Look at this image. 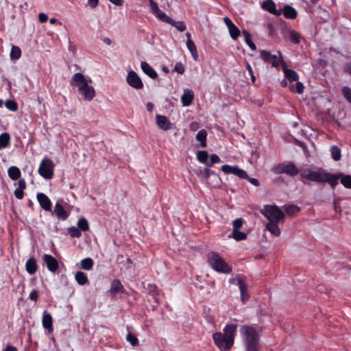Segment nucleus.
<instances>
[{"mask_svg":"<svg viewBox=\"0 0 351 351\" xmlns=\"http://www.w3.org/2000/svg\"><path fill=\"white\" fill-rule=\"evenodd\" d=\"M221 162L220 158L215 154H211L210 156V160H208L207 167H210L216 163H219Z\"/></svg>","mask_w":351,"mask_h":351,"instance_id":"nucleus-48","label":"nucleus"},{"mask_svg":"<svg viewBox=\"0 0 351 351\" xmlns=\"http://www.w3.org/2000/svg\"><path fill=\"white\" fill-rule=\"evenodd\" d=\"M94 265V262L91 258H85L81 261L80 268L84 270L92 269Z\"/></svg>","mask_w":351,"mask_h":351,"instance_id":"nucleus-36","label":"nucleus"},{"mask_svg":"<svg viewBox=\"0 0 351 351\" xmlns=\"http://www.w3.org/2000/svg\"><path fill=\"white\" fill-rule=\"evenodd\" d=\"M36 197L40 207L46 211L51 212L52 204L48 196L45 193H38Z\"/></svg>","mask_w":351,"mask_h":351,"instance_id":"nucleus-16","label":"nucleus"},{"mask_svg":"<svg viewBox=\"0 0 351 351\" xmlns=\"http://www.w3.org/2000/svg\"><path fill=\"white\" fill-rule=\"evenodd\" d=\"M300 35L295 31H291L290 32V38L289 40L291 43L295 44L300 43Z\"/></svg>","mask_w":351,"mask_h":351,"instance_id":"nucleus-50","label":"nucleus"},{"mask_svg":"<svg viewBox=\"0 0 351 351\" xmlns=\"http://www.w3.org/2000/svg\"><path fill=\"white\" fill-rule=\"evenodd\" d=\"M262 213L269 222H280L285 217V213L276 205L265 206Z\"/></svg>","mask_w":351,"mask_h":351,"instance_id":"nucleus-6","label":"nucleus"},{"mask_svg":"<svg viewBox=\"0 0 351 351\" xmlns=\"http://www.w3.org/2000/svg\"><path fill=\"white\" fill-rule=\"evenodd\" d=\"M10 143V135L4 132L0 135V149L6 148Z\"/></svg>","mask_w":351,"mask_h":351,"instance_id":"nucleus-32","label":"nucleus"},{"mask_svg":"<svg viewBox=\"0 0 351 351\" xmlns=\"http://www.w3.org/2000/svg\"><path fill=\"white\" fill-rule=\"evenodd\" d=\"M75 279L80 285H85L89 282L86 274L80 271L75 273Z\"/></svg>","mask_w":351,"mask_h":351,"instance_id":"nucleus-27","label":"nucleus"},{"mask_svg":"<svg viewBox=\"0 0 351 351\" xmlns=\"http://www.w3.org/2000/svg\"><path fill=\"white\" fill-rule=\"evenodd\" d=\"M29 298L32 301L36 302L38 298V293L37 290L33 289L29 295Z\"/></svg>","mask_w":351,"mask_h":351,"instance_id":"nucleus-55","label":"nucleus"},{"mask_svg":"<svg viewBox=\"0 0 351 351\" xmlns=\"http://www.w3.org/2000/svg\"><path fill=\"white\" fill-rule=\"evenodd\" d=\"M124 287L121 284L120 280L114 279L111 282L110 288L107 293L112 298H114L117 295V293H124Z\"/></svg>","mask_w":351,"mask_h":351,"instance_id":"nucleus-13","label":"nucleus"},{"mask_svg":"<svg viewBox=\"0 0 351 351\" xmlns=\"http://www.w3.org/2000/svg\"><path fill=\"white\" fill-rule=\"evenodd\" d=\"M156 17L160 20L162 22L166 23H171V18L167 16L164 12L159 10L156 14H154Z\"/></svg>","mask_w":351,"mask_h":351,"instance_id":"nucleus-41","label":"nucleus"},{"mask_svg":"<svg viewBox=\"0 0 351 351\" xmlns=\"http://www.w3.org/2000/svg\"><path fill=\"white\" fill-rule=\"evenodd\" d=\"M284 16L287 19H295L298 16V12L291 5H285L282 11Z\"/></svg>","mask_w":351,"mask_h":351,"instance_id":"nucleus-25","label":"nucleus"},{"mask_svg":"<svg viewBox=\"0 0 351 351\" xmlns=\"http://www.w3.org/2000/svg\"><path fill=\"white\" fill-rule=\"evenodd\" d=\"M206 136H207V133H206V131L204 130H199L196 134L195 138H196L197 141H199L200 146L202 147H206Z\"/></svg>","mask_w":351,"mask_h":351,"instance_id":"nucleus-31","label":"nucleus"},{"mask_svg":"<svg viewBox=\"0 0 351 351\" xmlns=\"http://www.w3.org/2000/svg\"><path fill=\"white\" fill-rule=\"evenodd\" d=\"M245 179L247 180L251 184H252L253 185H254L256 186H258L260 185V182H259L258 180L256 178H250L248 176V178H245Z\"/></svg>","mask_w":351,"mask_h":351,"instance_id":"nucleus-58","label":"nucleus"},{"mask_svg":"<svg viewBox=\"0 0 351 351\" xmlns=\"http://www.w3.org/2000/svg\"><path fill=\"white\" fill-rule=\"evenodd\" d=\"M38 20L40 23H45L48 20V16L45 13H40L38 14Z\"/></svg>","mask_w":351,"mask_h":351,"instance_id":"nucleus-59","label":"nucleus"},{"mask_svg":"<svg viewBox=\"0 0 351 351\" xmlns=\"http://www.w3.org/2000/svg\"><path fill=\"white\" fill-rule=\"evenodd\" d=\"M99 3V0H88V4L93 9L95 8Z\"/></svg>","mask_w":351,"mask_h":351,"instance_id":"nucleus-61","label":"nucleus"},{"mask_svg":"<svg viewBox=\"0 0 351 351\" xmlns=\"http://www.w3.org/2000/svg\"><path fill=\"white\" fill-rule=\"evenodd\" d=\"M228 237L233 238L236 241H239L246 239L247 234L239 230H232V233L228 235Z\"/></svg>","mask_w":351,"mask_h":351,"instance_id":"nucleus-30","label":"nucleus"},{"mask_svg":"<svg viewBox=\"0 0 351 351\" xmlns=\"http://www.w3.org/2000/svg\"><path fill=\"white\" fill-rule=\"evenodd\" d=\"M207 262L215 271L221 274H229L232 269L225 260L217 252H209L207 253Z\"/></svg>","mask_w":351,"mask_h":351,"instance_id":"nucleus-5","label":"nucleus"},{"mask_svg":"<svg viewBox=\"0 0 351 351\" xmlns=\"http://www.w3.org/2000/svg\"><path fill=\"white\" fill-rule=\"evenodd\" d=\"M300 210V208L295 205H289L286 207L285 211L289 215H293L295 213H298Z\"/></svg>","mask_w":351,"mask_h":351,"instance_id":"nucleus-47","label":"nucleus"},{"mask_svg":"<svg viewBox=\"0 0 351 351\" xmlns=\"http://www.w3.org/2000/svg\"><path fill=\"white\" fill-rule=\"evenodd\" d=\"M215 344L221 351H228L233 346V343H229L227 339L221 332H217L213 335Z\"/></svg>","mask_w":351,"mask_h":351,"instance_id":"nucleus-9","label":"nucleus"},{"mask_svg":"<svg viewBox=\"0 0 351 351\" xmlns=\"http://www.w3.org/2000/svg\"><path fill=\"white\" fill-rule=\"evenodd\" d=\"M8 173L9 177L13 180L19 179L21 175L20 169L16 166L10 167L8 170Z\"/></svg>","mask_w":351,"mask_h":351,"instance_id":"nucleus-28","label":"nucleus"},{"mask_svg":"<svg viewBox=\"0 0 351 351\" xmlns=\"http://www.w3.org/2000/svg\"><path fill=\"white\" fill-rule=\"evenodd\" d=\"M54 213L59 219L65 220L69 217V214L66 213L64 207L58 202L55 205Z\"/></svg>","mask_w":351,"mask_h":351,"instance_id":"nucleus-24","label":"nucleus"},{"mask_svg":"<svg viewBox=\"0 0 351 351\" xmlns=\"http://www.w3.org/2000/svg\"><path fill=\"white\" fill-rule=\"evenodd\" d=\"M21 56V50L18 46L13 45L10 51V58L12 60H18Z\"/></svg>","mask_w":351,"mask_h":351,"instance_id":"nucleus-39","label":"nucleus"},{"mask_svg":"<svg viewBox=\"0 0 351 351\" xmlns=\"http://www.w3.org/2000/svg\"><path fill=\"white\" fill-rule=\"evenodd\" d=\"M168 24L175 27L179 32H184L186 29V25L183 21H176L171 19V23Z\"/></svg>","mask_w":351,"mask_h":351,"instance_id":"nucleus-43","label":"nucleus"},{"mask_svg":"<svg viewBox=\"0 0 351 351\" xmlns=\"http://www.w3.org/2000/svg\"><path fill=\"white\" fill-rule=\"evenodd\" d=\"M263 8L276 16H280L282 14V10L276 9V5L272 0H267L264 2Z\"/></svg>","mask_w":351,"mask_h":351,"instance_id":"nucleus-21","label":"nucleus"},{"mask_svg":"<svg viewBox=\"0 0 351 351\" xmlns=\"http://www.w3.org/2000/svg\"><path fill=\"white\" fill-rule=\"evenodd\" d=\"M186 47L191 53L193 58L196 60L198 57L196 46L191 39H188L186 41Z\"/></svg>","mask_w":351,"mask_h":351,"instance_id":"nucleus-29","label":"nucleus"},{"mask_svg":"<svg viewBox=\"0 0 351 351\" xmlns=\"http://www.w3.org/2000/svg\"><path fill=\"white\" fill-rule=\"evenodd\" d=\"M208 158H209V156H208V153L207 151H205V150L197 151V159L199 162L203 163L207 166Z\"/></svg>","mask_w":351,"mask_h":351,"instance_id":"nucleus-34","label":"nucleus"},{"mask_svg":"<svg viewBox=\"0 0 351 351\" xmlns=\"http://www.w3.org/2000/svg\"><path fill=\"white\" fill-rule=\"evenodd\" d=\"M214 171L210 170L208 167L206 168H204V169H200L197 173V175L199 177H201L204 179H208L210 176V175L214 174Z\"/></svg>","mask_w":351,"mask_h":351,"instance_id":"nucleus-40","label":"nucleus"},{"mask_svg":"<svg viewBox=\"0 0 351 351\" xmlns=\"http://www.w3.org/2000/svg\"><path fill=\"white\" fill-rule=\"evenodd\" d=\"M243 224V220L241 218H237L233 221V230H239Z\"/></svg>","mask_w":351,"mask_h":351,"instance_id":"nucleus-53","label":"nucleus"},{"mask_svg":"<svg viewBox=\"0 0 351 351\" xmlns=\"http://www.w3.org/2000/svg\"><path fill=\"white\" fill-rule=\"evenodd\" d=\"M239 331L245 351H259L260 332L262 329H257L253 325H243Z\"/></svg>","mask_w":351,"mask_h":351,"instance_id":"nucleus-3","label":"nucleus"},{"mask_svg":"<svg viewBox=\"0 0 351 351\" xmlns=\"http://www.w3.org/2000/svg\"><path fill=\"white\" fill-rule=\"evenodd\" d=\"M19 188L24 190L26 188V182L24 179H20L18 182Z\"/></svg>","mask_w":351,"mask_h":351,"instance_id":"nucleus-62","label":"nucleus"},{"mask_svg":"<svg viewBox=\"0 0 351 351\" xmlns=\"http://www.w3.org/2000/svg\"><path fill=\"white\" fill-rule=\"evenodd\" d=\"M279 58L276 55L271 54L269 51L265 50L260 51V57L265 62L271 63V66L275 68H278L280 62H284L283 58L280 51H278Z\"/></svg>","mask_w":351,"mask_h":351,"instance_id":"nucleus-8","label":"nucleus"},{"mask_svg":"<svg viewBox=\"0 0 351 351\" xmlns=\"http://www.w3.org/2000/svg\"><path fill=\"white\" fill-rule=\"evenodd\" d=\"M4 351H17V349L14 346H8L5 349Z\"/></svg>","mask_w":351,"mask_h":351,"instance_id":"nucleus-64","label":"nucleus"},{"mask_svg":"<svg viewBox=\"0 0 351 351\" xmlns=\"http://www.w3.org/2000/svg\"><path fill=\"white\" fill-rule=\"evenodd\" d=\"M142 71L152 79H156L158 73L156 71L145 61L141 63Z\"/></svg>","mask_w":351,"mask_h":351,"instance_id":"nucleus-23","label":"nucleus"},{"mask_svg":"<svg viewBox=\"0 0 351 351\" xmlns=\"http://www.w3.org/2000/svg\"><path fill=\"white\" fill-rule=\"evenodd\" d=\"M5 106L8 110L12 112H16L18 110L17 103L12 99H8L5 103Z\"/></svg>","mask_w":351,"mask_h":351,"instance_id":"nucleus-45","label":"nucleus"},{"mask_svg":"<svg viewBox=\"0 0 351 351\" xmlns=\"http://www.w3.org/2000/svg\"><path fill=\"white\" fill-rule=\"evenodd\" d=\"M14 195L15 197L19 199H21L23 198V196H24V193H23V189H16L15 191H14Z\"/></svg>","mask_w":351,"mask_h":351,"instance_id":"nucleus-57","label":"nucleus"},{"mask_svg":"<svg viewBox=\"0 0 351 351\" xmlns=\"http://www.w3.org/2000/svg\"><path fill=\"white\" fill-rule=\"evenodd\" d=\"M283 71L285 78L289 81V84H292L294 82L298 80V75L295 71L285 68Z\"/></svg>","mask_w":351,"mask_h":351,"instance_id":"nucleus-26","label":"nucleus"},{"mask_svg":"<svg viewBox=\"0 0 351 351\" xmlns=\"http://www.w3.org/2000/svg\"><path fill=\"white\" fill-rule=\"evenodd\" d=\"M126 340L130 343V344L133 346H136L138 345V339L133 335L132 333H128L126 336Z\"/></svg>","mask_w":351,"mask_h":351,"instance_id":"nucleus-51","label":"nucleus"},{"mask_svg":"<svg viewBox=\"0 0 351 351\" xmlns=\"http://www.w3.org/2000/svg\"><path fill=\"white\" fill-rule=\"evenodd\" d=\"M156 125L160 129L167 131L171 128L172 124L166 116L157 114L156 116Z\"/></svg>","mask_w":351,"mask_h":351,"instance_id":"nucleus-17","label":"nucleus"},{"mask_svg":"<svg viewBox=\"0 0 351 351\" xmlns=\"http://www.w3.org/2000/svg\"><path fill=\"white\" fill-rule=\"evenodd\" d=\"M69 233L72 237H79L81 234L79 228L71 227L69 229Z\"/></svg>","mask_w":351,"mask_h":351,"instance_id":"nucleus-52","label":"nucleus"},{"mask_svg":"<svg viewBox=\"0 0 351 351\" xmlns=\"http://www.w3.org/2000/svg\"><path fill=\"white\" fill-rule=\"evenodd\" d=\"M223 21H224L225 24L226 25L228 29H229L231 26H232L234 25L233 22L228 16H226L223 18Z\"/></svg>","mask_w":351,"mask_h":351,"instance_id":"nucleus-60","label":"nucleus"},{"mask_svg":"<svg viewBox=\"0 0 351 351\" xmlns=\"http://www.w3.org/2000/svg\"><path fill=\"white\" fill-rule=\"evenodd\" d=\"M339 200H340L339 199H335L333 201L334 209H335V212H337V213L341 212V205L339 203Z\"/></svg>","mask_w":351,"mask_h":351,"instance_id":"nucleus-56","label":"nucleus"},{"mask_svg":"<svg viewBox=\"0 0 351 351\" xmlns=\"http://www.w3.org/2000/svg\"><path fill=\"white\" fill-rule=\"evenodd\" d=\"M237 325L234 324H230L226 325L222 333L227 339H228V342L233 343L234 341V338L237 334Z\"/></svg>","mask_w":351,"mask_h":351,"instance_id":"nucleus-15","label":"nucleus"},{"mask_svg":"<svg viewBox=\"0 0 351 351\" xmlns=\"http://www.w3.org/2000/svg\"><path fill=\"white\" fill-rule=\"evenodd\" d=\"M320 167H306L298 169L293 162H285L273 167V171L278 174L285 173L289 176L300 175V180L304 184H308L310 182H315L313 175L319 173Z\"/></svg>","mask_w":351,"mask_h":351,"instance_id":"nucleus-1","label":"nucleus"},{"mask_svg":"<svg viewBox=\"0 0 351 351\" xmlns=\"http://www.w3.org/2000/svg\"><path fill=\"white\" fill-rule=\"evenodd\" d=\"M289 89L293 93L298 94H302L304 91V85L302 82L298 80L296 81L295 84H289Z\"/></svg>","mask_w":351,"mask_h":351,"instance_id":"nucleus-37","label":"nucleus"},{"mask_svg":"<svg viewBox=\"0 0 351 351\" xmlns=\"http://www.w3.org/2000/svg\"><path fill=\"white\" fill-rule=\"evenodd\" d=\"M279 222H269L267 224V230L274 235L279 236L280 234V230L278 226Z\"/></svg>","mask_w":351,"mask_h":351,"instance_id":"nucleus-33","label":"nucleus"},{"mask_svg":"<svg viewBox=\"0 0 351 351\" xmlns=\"http://www.w3.org/2000/svg\"><path fill=\"white\" fill-rule=\"evenodd\" d=\"M194 99V93L192 90L185 89L181 97V101L183 106H190Z\"/></svg>","mask_w":351,"mask_h":351,"instance_id":"nucleus-19","label":"nucleus"},{"mask_svg":"<svg viewBox=\"0 0 351 351\" xmlns=\"http://www.w3.org/2000/svg\"><path fill=\"white\" fill-rule=\"evenodd\" d=\"M242 33L244 36L245 43L250 47L251 49L255 51L256 49V46L252 40L250 33L247 30H243Z\"/></svg>","mask_w":351,"mask_h":351,"instance_id":"nucleus-35","label":"nucleus"},{"mask_svg":"<svg viewBox=\"0 0 351 351\" xmlns=\"http://www.w3.org/2000/svg\"><path fill=\"white\" fill-rule=\"evenodd\" d=\"M38 269L37 261L35 258L31 257L28 258L25 263V269L30 274H34Z\"/></svg>","mask_w":351,"mask_h":351,"instance_id":"nucleus-20","label":"nucleus"},{"mask_svg":"<svg viewBox=\"0 0 351 351\" xmlns=\"http://www.w3.org/2000/svg\"><path fill=\"white\" fill-rule=\"evenodd\" d=\"M43 326L46 330H47L49 334L53 332V328L52 317L49 313H47V311H45L43 313Z\"/></svg>","mask_w":351,"mask_h":351,"instance_id":"nucleus-22","label":"nucleus"},{"mask_svg":"<svg viewBox=\"0 0 351 351\" xmlns=\"http://www.w3.org/2000/svg\"><path fill=\"white\" fill-rule=\"evenodd\" d=\"M316 183H328L332 189H335L339 184H341L346 189H351V175H346L339 172L337 173H331L325 169L319 168V173L313 175Z\"/></svg>","mask_w":351,"mask_h":351,"instance_id":"nucleus-2","label":"nucleus"},{"mask_svg":"<svg viewBox=\"0 0 351 351\" xmlns=\"http://www.w3.org/2000/svg\"><path fill=\"white\" fill-rule=\"evenodd\" d=\"M126 81L131 87L135 89L138 90L142 89L143 88V83L141 79L134 71L131 70L128 72L126 77Z\"/></svg>","mask_w":351,"mask_h":351,"instance_id":"nucleus-11","label":"nucleus"},{"mask_svg":"<svg viewBox=\"0 0 351 351\" xmlns=\"http://www.w3.org/2000/svg\"><path fill=\"white\" fill-rule=\"evenodd\" d=\"M221 169L226 174L232 173L241 179L248 178L247 172L245 170L239 168L237 165L230 166L229 165H223L221 166Z\"/></svg>","mask_w":351,"mask_h":351,"instance_id":"nucleus-10","label":"nucleus"},{"mask_svg":"<svg viewBox=\"0 0 351 351\" xmlns=\"http://www.w3.org/2000/svg\"><path fill=\"white\" fill-rule=\"evenodd\" d=\"M150 8L152 10V12L154 14L158 11H159L160 8L158 6V4L156 2H155L154 0H149Z\"/></svg>","mask_w":351,"mask_h":351,"instance_id":"nucleus-54","label":"nucleus"},{"mask_svg":"<svg viewBox=\"0 0 351 351\" xmlns=\"http://www.w3.org/2000/svg\"><path fill=\"white\" fill-rule=\"evenodd\" d=\"M73 86L78 88L79 93L83 96L86 101H91L95 96V88L88 85V80L81 73H75L70 82Z\"/></svg>","mask_w":351,"mask_h":351,"instance_id":"nucleus-4","label":"nucleus"},{"mask_svg":"<svg viewBox=\"0 0 351 351\" xmlns=\"http://www.w3.org/2000/svg\"><path fill=\"white\" fill-rule=\"evenodd\" d=\"M343 97L351 104V88L348 86H344L341 89Z\"/></svg>","mask_w":351,"mask_h":351,"instance_id":"nucleus-46","label":"nucleus"},{"mask_svg":"<svg viewBox=\"0 0 351 351\" xmlns=\"http://www.w3.org/2000/svg\"><path fill=\"white\" fill-rule=\"evenodd\" d=\"M43 260L45 263L47 269L52 273H55L59 267L57 259L50 254H44Z\"/></svg>","mask_w":351,"mask_h":351,"instance_id":"nucleus-14","label":"nucleus"},{"mask_svg":"<svg viewBox=\"0 0 351 351\" xmlns=\"http://www.w3.org/2000/svg\"><path fill=\"white\" fill-rule=\"evenodd\" d=\"M147 289L148 293L152 296V298L154 300L156 304L153 305V308L155 309L160 304L158 296L159 295L160 291L155 284H148Z\"/></svg>","mask_w":351,"mask_h":351,"instance_id":"nucleus-18","label":"nucleus"},{"mask_svg":"<svg viewBox=\"0 0 351 351\" xmlns=\"http://www.w3.org/2000/svg\"><path fill=\"white\" fill-rule=\"evenodd\" d=\"M54 164L48 158L42 160L38 168L39 174L45 179H51L53 176Z\"/></svg>","mask_w":351,"mask_h":351,"instance_id":"nucleus-7","label":"nucleus"},{"mask_svg":"<svg viewBox=\"0 0 351 351\" xmlns=\"http://www.w3.org/2000/svg\"><path fill=\"white\" fill-rule=\"evenodd\" d=\"M332 158L335 161H339L341 157V149L336 145H333L330 149Z\"/></svg>","mask_w":351,"mask_h":351,"instance_id":"nucleus-38","label":"nucleus"},{"mask_svg":"<svg viewBox=\"0 0 351 351\" xmlns=\"http://www.w3.org/2000/svg\"><path fill=\"white\" fill-rule=\"evenodd\" d=\"M237 285L240 290L241 300L242 302L245 303L250 298V294L247 292V286L245 283V278L238 276L237 277Z\"/></svg>","mask_w":351,"mask_h":351,"instance_id":"nucleus-12","label":"nucleus"},{"mask_svg":"<svg viewBox=\"0 0 351 351\" xmlns=\"http://www.w3.org/2000/svg\"><path fill=\"white\" fill-rule=\"evenodd\" d=\"M172 71L179 74H183L185 71V67L181 62H178L176 63Z\"/></svg>","mask_w":351,"mask_h":351,"instance_id":"nucleus-49","label":"nucleus"},{"mask_svg":"<svg viewBox=\"0 0 351 351\" xmlns=\"http://www.w3.org/2000/svg\"><path fill=\"white\" fill-rule=\"evenodd\" d=\"M230 37L236 40L241 34L239 29L234 24L228 29Z\"/></svg>","mask_w":351,"mask_h":351,"instance_id":"nucleus-42","label":"nucleus"},{"mask_svg":"<svg viewBox=\"0 0 351 351\" xmlns=\"http://www.w3.org/2000/svg\"><path fill=\"white\" fill-rule=\"evenodd\" d=\"M344 71L351 76V62H348L345 64Z\"/></svg>","mask_w":351,"mask_h":351,"instance_id":"nucleus-63","label":"nucleus"},{"mask_svg":"<svg viewBox=\"0 0 351 351\" xmlns=\"http://www.w3.org/2000/svg\"><path fill=\"white\" fill-rule=\"evenodd\" d=\"M77 227L80 230L86 231L89 228L88 222L84 217H81L77 221Z\"/></svg>","mask_w":351,"mask_h":351,"instance_id":"nucleus-44","label":"nucleus"}]
</instances>
